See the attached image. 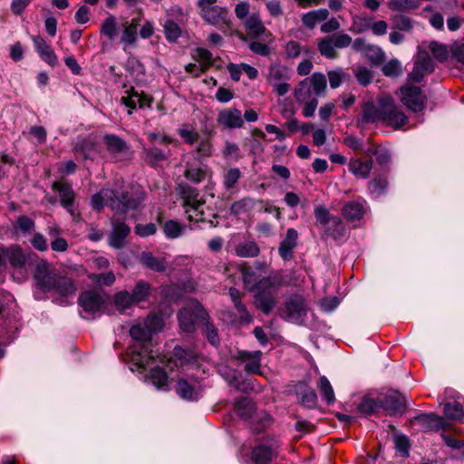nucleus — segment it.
I'll return each mask as SVG.
<instances>
[{"label": "nucleus", "instance_id": "1", "mask_svg": "<svg viewBox=\"0 0 464 464\" xmlns=\"http://www.w3.org/2000/svg\"><path fill=\"white\" fill-rule=\"evenodd\" d=\"M34 278L37 289L51 294L56 304L66 306L72 303L77 287L72 277L51 269L46 262L41 261L35 266Z\"/></svg>", "mask_w": 464, "mask_h": 464}, {"label": "nucleus", "instance_id": "2", "mask_svg": "<svg viewBox=\"0 0 464 464\" xmlns=\"http://www.w3.org/2000/svg\"><path fill=\"white\" fill-rule=\"evenodd\" d=\"M139 25L140 19L137 17L130 21L125 20L120 25L117 17L113 14H109L101 24L100 34L101 36H104L108 41L114 42L121 29V34L118 44H121L122 50L127 53L130 47H134L137 44Z\"/></svg>", "mask_w": 464, "mask_h": 464}, {"label": "nucleus", "instance_id": "3", "mask_svg": "<svg viewBox=\"0 0 464 464\" xmlns=\"http://www.w3.org/2000/svg\"><path fill=\"white\" fill-rule=\"evenodd\" d=\"M178 195L182 199V207L189 221L208 222L210 227H217L218 221L208 220L204 211L206 201L200 196L199 190L187 182H180L176 188Z\"/></svg>", "mask_w": 464, "mask_h": 464}, {"label": "nucleus", "instance_id": "4", "mask_svg": "<svg viewBox=\"0 0 464 464\" xmlns=\"http://www.w3.org/2000/svg\"><path fill=\"white\" fill-rule=\"evenodd\" d=\"M370 44L362 37H358L353 41L352 37L343 32L334 33L317 40L319 53L327 59H335L337 57L336 48L344 49L350 45H352L355 52L364 54Z\"/></svg>", "mask_w": 464, "mask_h": 464}, {"label": "nucleus", "instance_id": "5", "mask_svg": "<svg viewBox=\"0 0 464 464\" xmlns=\"http://www.w3.org/2000/svg\"><path fill=\"white\" fill-rule=\"evenodd\" d=\"M38 256L33 252H24L18 245L5 246V263L7 261L13 269L12 277L22 282L28 276V270L37 261Z\"/></svg>", "mask_w": 464, "mask_h": 464}, {"label": "nucleus", "instance_id": "6", "mask_svg": "<svg viewBox=\"0 0 464 464\" xmlns=\"http://www.w3.org/2000/svg\"><path fill=\"white\" fill-rule=\"evenodd\" d=\"M210 320L208 311L196 299L189 300L178 313L179 328L184 333H194Z\"/></svg>", "mask_w": 464, "mask_h": 464}, {"label": "nucleus", "instance_id": "7", "mask_svg": "<svg viewBox=\"0 0 464 464\" xmlns=\"http://www.w3.org/2000/svg\"><path fill=\"white\" fill-rule=\"evenodd\" d=\"M113 192L114 197H111V209L119 214L137 210L146 199L145 191L134 187L113 189Z\"/></svg>", "mask_w": 464, "mask_h": 464}, {"label": "nucleus", "instance_id": "8", "mask_svg": "<svg viewBox=\"0 0 464 464\" xmlns=\"http://www.w3.org/2000/svg\"><path fill=\"white\" fill-rule=\"evenodd\" d=\"M281 276L275 275L260 282L254 295L255 305L264 314H269L276 304V295L281 286Z\"/></svg>", "mask_w": 464, "mask_h": 464}, {"label": "nucleus", "instance_id": "9", "mask_svg": "<svg viewBox=\"0 0 464 464\" xmlns=\"http://www.w3.org/2000/svg\"><path fill=\"white\" fill-rule=\"evenodd\" d=\"M327 86L326 77L322 72H314L311 76L302 80L295 89L294 95L298 102L311 101L325 92Z\"/></svg>", "mask_w": 464, "mask_h": 464}, {"label": "nucleus", "instance_id": "10", "mask_svg": "<svg viewBox=\"0 0 464 464\" xmlns=\"http://www.w3.org/2000/svg\"><path fill=\"white\" fill-rule=\"evenodd\" d=\"M307 312V302L298 294L291 295L278 309V314L282 319L296 324L304 322Z\"/></svg>", "mask_w": 464, "mask_h": 464}, {"label": "nucleus", "instance_id": "11", "mask_svg": "<svg viewBox=\"0 0 464 464\" xmlns=\"http://www.w3.org/2000/svg\"><path fill=\"white\" fill-rule=\"evenodd\" d=\"M164 325L161 316L150 314L147 317L133 324L130 329V335L139 342H150L152 334L161 331Z\"/></svg>", "mask_w": 464, "mask_h": 464}, {"label": "nucleus", "instance_id": "12", "mask_svg": "<svg viewBox=\"0 0 464 464\" xmlns=\"http://www.w3.org/2000/svg\"><path fill=\"white\" fill-rule=\"evenodd\" d=\"M266 79L273 91L279 96H284L290 91V84L287 82L290 79L288 68L280 62L269 65Z\"/></svg>", "mask_w": 464, "mask_h": 464}, {"label": "nucleus", "instance_id": "13", "mask_svg": "<svg viewBox=\"0 0 464 464\" xmlns=\"http://www.w3.org/2000/svg\"><path fill=\"white\" fill-rule=\"evenodd\" d=\"M267 265L265 262L255 261L251 265H243L240 268L246 288L250 291L259 289L260 282L272 276L267 275Z\"/></svg>", "mask_w": 464, "mask_h": 464}, {"label": "nucleus", "instance_id": "14", "mask_svg": "<svg viewBox=\"0 0 464 464\" xmlns=\"http://www.w3.org/2000/svg\"><path fill=\"white\" fill-rule=\"evenodd\" d=\"M78 304L82 308L81 316L85 320H92L101 313L104 299L96 291H84L78 298Z\"/></svg>", "mask_w": 464, "mask_h": 464}, {"label": "nucleus", "instance_id": "15", "mask_svg": "<svg viewBox=\"0 0 464 464\" xmlns=\"http://www.w3.org/2000/svg\"><path fill=\"white\" fill-rule=\"evenodd\" d=\"M280 445L276 440L257 443L251 450L248 464H271L279 455Z\"/></svg>", "mask_w": 464, "mask_h": 464}, {"label": "nucleus", "instance_id": "16", "mask_svg": "<svg viewBox=\"0 0 464 464\" xmlns=\"http://www.w3.org/2000/svg\"><path fill=\"white\" fill-rule=\"evenodd\" d=\"M380 398L382 401V411L386 415H402L407 410L406 398L398 391H391Z\"/></svg>", "mask_w": 464, "mask_h": 464}, {"label": "nucleus", "instance_id": "17", "mask_svg": "<svg viewBox=\"0 0 464 464\" xmlns=\"http://www.w3.org/2000/svg\"><path fill=\"white\" fill-rule=\"evenodd\" d=\"M382 122L395 129H399L408 122L407 116L398 109L391 97L383 98Z\"/></svg>", "mask_w": 464, "mask_h": 464}, {"label": "nucleus", "instance_id": "18", "mask_svg": "<svg viewBox=\"0 0 464 464\" xmlns=\"http://www.w3.org/2000/svg\"><path fill=\"white\" fill-rule=\"evenodd\" d=\"M217 0H198V5L201 9V16L210 24L218 25L225 22L227 8L214 5Z\"/></svg>", "mask_w": 464, "mask_h": 464}, {"label": "nucleus", "instance_id": "19", "mask_svg": "<svg viewBox=\"0 0 464 464\" xmlns=\"http://www.w3.org/2000/svg\"><path fill=\"white\" fill-rule=\"evenodd\" d=\"M401 102L411 111L420 112L425 108V96L418 86L401 88Z\"/></svg>", "mask_w": 464, "mask_h": 464}, {"label": "nucleus", "instance_id": "20", "mask_svg": "<svg viewBox=\"0 0 464 464\" xmlns=\"http://www.w3.org/2000/svg\"><path fill=\"white\" fill-rule=\"evenodd\" d=\"M263 353L259 350L246 351L239 350L235 359L238 363H245L244 370L248 374H261V359Z\"/></svg>", "mask_w": 464, "mask_h": 464}, {"label": "nucleus", "instance_id": "21", "mask_svg": "<svg viewBox=\"0 0 464 464\" xmlns=\"http://www.w3.org/2000/svg\"><path fill=\"white\" fill-rule=\"evenodd\" d=\"M97 141L92 136H78L72 142V151L76 158L82 160L92 159V156L97 152Z\"/></svg>", "mask_w": 464, "mask_h": 464}, {"label": "nucleus", "instance_id": "22", "mask_svg": "<svg viewBox=\"0 0 464 464\" xmlns=\"http://www.w3.org/2000/svg\"><path fill=\"white\" fill-rule=\"evenodd\" d=\"M156 353L150 348L149 343H140L134 346L130 353V362L138 371H143L154 361Z\"/></svg>", "mask_w": 464, "mask_h": 464}, {"label": "nucleus", "instance_id": "23", "mask_svg": "<svg viewBox=\"0 0 464 464\" xmlns=\"http://www.w3.org/2000/svg\"><path fill=\"white\" fill-rule=\"evenodd\" d=\"M191 156L193 160L185 162L184 177L191 183L199 184L206 179L208 168L194 153Z\"/></svg>", "mask_w": 464, "mask_h": 464}, {"label": "nucleus", "instance_id": "24", "mask_svg": "<svg viewBox=\"0 0 464 464\" xmlns=\"http://www.w3.org/2000/svg\"><path fill=\"white\" fill-rule=\"evenodd\" d=\"M102 140L108 152L116 160H122L130 151L127 142L116 134L106 133L103 135Z\"/></svg>", "mask_w": 464, "mask_h": 464}, {"label": "nucleus", "instance_id": "25", "mask_svg": "<svg viewBox=\"0 0 464 464\" xmlns=\"http://www.w3.org/2000/svg\"><path fill=\"white\" fill-rule=\"evenodd\" d=\"M435 64L428 55L420 56L414 63L412 71L408 74V80L415 83H420L426 74L433 72Z\"/></svg>", "mask_w": 464, "mask_h": 464}, {"label": "nucleus", "instance_id": "26", "mask_svg": "<svg viewBox=\"0 0 464 464\" xmlns=\"http://www.w3.org/2000/svg\"><path fill=\"white\" fill-rule=\"evenodd\" d=\"M126 92L127 95L121 97V102L129 109V114H131L137 107L140 109L151 107L152 98L145 94L143 92H139L132 87Z\"/></svg>", "mask_w": 464, "mask_h": 464}, {"label": "nucleus", "instance_id": "27", "mask_svg": "<svg viewBox=\"0 0 464 464\" xmlns=\"http://www.w3.org/2000/svg\"><path fill=\"white\" fill-rule=\"evenodd\" d=\"M366 205V201L362 198L348 201L342 208V215L346 221L357 225L365 214Z\"/></svg>", "mask_w": 464, "mask_h": 464}, {"label": "nucleus", "instance_id": "28", "mask_svg": "<svg viewBox=\"0 0 464 464\" xmlns=\"http://www.w3.org/2000/svg\"><path fill=\"white\" fill-rule=\"evenodd\" d=\"M112 229L109 236V244L116 249L122 248L125 245V239L130 233V227L121 219L111 218Z\"/></svg>", "mask_w": 464, "mask_h": 464}, {"label": "nucleus", "instance_id": "29", "mask_svg": "<svg viewBox=\"0 0 464 464\" xmlns=\"http://www.w3.org/2000/svg\"><path fill=\"white\" fill-rule=\"evenodd\" d=\"M171 156L170 150H162L156 146L144 148L141 157L144 162L153 169L162 168Z\"/></svg>", "mask_w": 464, "mask_h": 464}, {"label": "nucleus", "instance_id": "30", "mask_svg": "<svg viewBox=\"0 0 464 464\" xmlns=\"http://www.w3.org/2000/svg\"><path fill=\"white\" fill-rule=\"evenodd\" d=\"M52 188L58 193L62 207L73 216L75 193L72 185L67 182L56 181L53 183Z\"/></svg>", "mask_w": 464, "mask_h": 464}, {"label": "nucleus", "instance_id": "31", "mask_svg": "<svg viewBox=\"0 0 464 464\" xmlns=\"http://www.w3.org/2000/svg\"><path fill=\"white\" fill-rule=\"evenodd\" d=\"M411 423H418L424 431L445 430L446 423L442 417L433 413H420L413 417Z\"/></svg>", "mask_w": 464, "mask_h": 464}, {"label": "nucleus", "instance_id": "32", "mask_svg": "<svg viewBox=\"0 0 464 464\" xmlns=\"http://www.w3.org/2000/svg\"><path fill=\"white\" fill-rule=\"evenodd\" d=\"M219 125L226 129H239L244 125V120L241 111L237 108H227L221 110L217 117Z\"/></svg>", "mask_w": 464, "mask_h": 464}, {"label": "nucleus", "instance_id": "33", "mask_svg": "<svg viewBox=\"0 0 464 464\" xmlns=\"http://www.w3.org/2000/svg\"><path fill=\"white\" fill-rule=\"evenodd\" d=\"M298 232L294 227L286 230L285 237L279 244L278 255L284 261H290L294 257V250L298 244Z\"/></svg>", "mask_w": 464, "mask_h": 464}, {"label": "nucleus", "instance_id": "34", "mask_svg": "<svg viewBox=\"0 0 464 464\" xmlns=\"http://www.w3.org/2000/svg\"><path fill=\"white\" fill-rule=\"evenodd\" d=\"M32 40L34 49L41 59L52 67L56 66L58 64V58L46 41L41 35H34L32 37Z\"/></svg>", "mask_w": 464, "mask_h": 464}, {"label": "nucleus", "instance_id": "35", "mask_svg": "<svg viewBox=\"0 0 464 464\" xmlns=\"http://www.w3.org/2000/svg\"><path fill=\"white\" fill-rule=\"evenodd\" d=\"M368 157H375L377 164L386 172H389V164L392 161V153L388 148L382 145H372L364 150Z\"/></svg>", "mask_w": 464, "mask_h": 464}, {"label": "nucleus", "instance_id": "36", "mask_svg": "<svg viewBox=\"0 0 464 464\" xmlns=\"http://www.w3.org/2000/svg\"><path fill=\"white\" fill-rule=\"evenodd\" d=\"M373 160H362L360 158H352L347 163L348 170L357 179H367L370 177Z\"/></svg>", "mask_w": 464, "mask_h": 464}, {"label": "nucleus", "instance_id": "37", "mask_svg": "<svg viewBox=\"0 0 464 464\" xmlns=\"http://www.w3.org/2000/svg\"><path fill=\"white\" fill-rule=\"evenodd\" d=\"M296 395L301 405L306 409H314L317 406V394L313 388L305 383L296 386Z\"/></svg>", "mask_w": 464, "mask_h": 464}, {"label": "nucleus", "instance_id": "38", "mask_svg": "<svg viewBox=\"0 0 464 464\" xmlns=\"http://www.w3.org/2000/svg\"><path fill=\"white\" fill-rule=\"evenodd\" d=\"M389 181L385 174H375L368 182V191L372 198H380L387 194Z\"/></svg>", "mask_w": 464, "mask_h": 464}, {"label": "nucleus", "instance_id": "39", "mask_svg": "<svg viewBox=\"0 0 464 464\" xmlns=\"http://www.w3.org/2000/svg\"><path fill=\"white\" fill-rule=\"evenodd\" d=\"M243 24L250 38H258L266 31V27L257 13L248 15Z\"/></svg>", "mask_w": 464, "mask_h": 464}, {"label": "nucleus", "instance_id": "40", "mask_svg": "<svg viewBox=\"0 0 464 464\" xmlns=\"http://www.w3.org/2000/svg\"><path fill=\"white\" fill-rule=\"evenodd\" d=\"M381 398H373L371 395H365L358 403L357 409L363 415H373L382 411Z\"/></svg>", "mask_w": 464, "mask_h": 464}, {"label": "nucleus", "instance_id": "41", "mask_svg": "<svg viewBox=\"0 0 464 464\" xmlns=\"http://www.w3.org/2000/svg\"><path fill=\"white\" fill-rule=\"evenodd\" d=\"M379 107H376L372 102L366 103L362 107V120L368 123H374L382 121L383 111V98L380 99Z\"/></svg>", "mask_w": 464, "mask_h": 464}, {"label": "nucleus", "instance_id": "42", "mask_svg": "<svg viewBox=\"0 0 464 464\" xmlns=\"http://www.w3.org/2000/svg\"><path fill=\"white\" fill-rule=\"evenodd\" d=\"M346 227L341 218L334 217L331 222L324 227V234L326 237L333 238L335 241L341 240L344 237Z\"/></svg>", "mask_w": 464, "mask_h": 464}, {"label": "nucleus", "instance_id": "43", "mask_svg": "<svg viewBox=\"0 0 464 464\" xmlns=\"http://www.w3.org/2000/svg\"><path fill=\"white\" fill-rule=\"evenodd\" d=\"M176 392L180 398L191 401H198L199 398V393L195 386L183 378L178 380Z\"/></svg>", "mask_w": 464, "mask_h": 464}, {"label": "nucleus", "instance_id": "44", "mask_svg": "<svg viewBox=\"0 0 464 464\" xmlns=\"http://www.w3.org/2000/svg\"><path fill=\"white\" fill-rule=\"evenodd\" d=\"M255 409V403L247 397L237 399L234 405L236 414L245 420H248L251 418Z\"/></svg>", "mask_w": 464, "mask_h": 464}, {"label": "nucleus", "instance_id": "45", "mask_svg": "<svg viewBox=\"0 0 464 464\" xmlns=\"http://www.w3.org/2000/svg\"><path fill=\"white\" fill-rule=\"evenodd\" d=\"M111 197H114L113 189L102 188L98 193L92 195L91 206L92 209L101 211L104 206L111 208Z\"/></svg>", "mask_w": 464, "mask_h": 464}, {"label": "nucleus", "instance_id": "46", "mask_svg": "<svg viewBox=\"0 0 464 464\" xmlns=\"http://www.w3.org/2000/svg\"><path fill=\"white\" fill-rule=\"evenodd\" d=\"M140 261L144 266L155 272H163L166 268L164 259L154 256L150 252H142Z\"/></svg>", "mask_w": 464, "mask_h": 464}, {"label": "nucleus", "instance_id": "47", "mask_svg": "<svg viewBox=\"0 0 464 464\" xmlns=\"http://www.w3.org/2000/svg\"><path fill=\"white\" fill-rule=\"evenodd\" d=\"M235 251L237 256L240 257H256L259 255L260 248L255 241L248 240L237 244Z\"/></svg>", "mask_w": 464, "mask_h": 464}, {"label": "nucleus", "instance_id": "48", "mask_svg": "<svg viewBox=\"0 0 464 464\" xmlns=\"http://www.w3.org/2000/svg\"><path fill=\"white\" fill-rule=\"evenodd\" d=\"M150 379L158 389L168 390L169 376L166 371L160 367H154L150 372Z\"/></svg>", "mask_w": 464, "mask_h": 464}, {"label": "nucleus", "instance_id": "49", "mask_svg": "<svg viewBox=\"0 0 464 464\" xmlns=\"http://www.w3.org/2000/svg\"><path fill=\"white\" fill-rule=\"evenodd\" d=\"M317 388L319 389L322 399L328 404L331 405L335 401L334 392L329 380L325 376H321L317 382Z\"/></svg>", "mask_w": 464, "mask_h": 464}, {"label": "nucleus", "instance_id": "50", "mask_svg": "<svg viewBox=\"0 0 464 464\" xmlns=\"http://www.w3.org/2000/svg\"><path fill=\"white\" fill-rule=\"evenodd\" d=\"M150 295V285L143 280H140L135 285L130 296L134 304H139L140 302L146 301Z\"/></svg>", "mask_w": 464, "mask_h": 464}, {"label": "nucleus", "instance_id": "51", "mask_svg": "<svg viewBox=\"0 0 464 464\" xmlns=\"http://www.w3.org/2000/svg\"><path fill=\"white\" fill-rule=\"evenodd\" d=\"M255 207V200L252 198L245 197L235 201L230 207V214L239 216L249 212Z\"/></svg>", "mask_w": 464, "mask_h": 464}, {"label": "nucleus", "instance_id": "52", "mask_svg": "<svg viewBox=\"0 0 464 464\" xmlns=\"http://www.w3.org/2000/svg\"><path fill=\"white\" fill-rule=\"evenodd\" d=\"M186 226L176 220H168L163 225V232L168 238H178L183 235Z\"/></svg>", "mask_w": 464, "mask_h": 464}, {"label": "nucleus", "instance_id": "53", "mask_svg": "<svg viewBox=\"0 0 464 464\" xmlns=\"http://www.w3.org/2000/svg\"><path fill=\"white\" fill-rule=\"evenodd\" d=\"M443 412L447 419L459 420L464 416V410L460 402L454 401L444 404Z\"/></svg>", "mask_w": 464, "mask_h": 464}, {"label": "nucleus", "instance_id": "54", "mask_svg": "<svg viewBox=\"0 0 464 464\" xmlns=\"http://www.w3.org/2000/svg\"><path fill=\"white\" fill-rule=\"evenodd\" d=\"M392 438L396 450L402 457H408L411 447L409 437L405 434L396 432L393 434Z\"/></svg>", "mask_w": 464, "mask_h": 464}, {"label": "nucleus", "instance_id": "55", "mask_svg": "<svg viewBox=\"0 0 464 464\" xmlns=\"http://www.w3.org/2000/svg\"><path fill=\"white\" fill-rule=\"evenodd\" d=\"M364 55L367 57V59L370 61V63L373 65H380L384 62L385 59V53L382 50L381 47L370 44L364 53Z\"/></svg>", "mask_w": 464, "mask_h": 464}, {"label": "nucleus", "instance_id": "56", "mask_svg": "<svg viewBox=\"0 0 464 464\" xmlns=\"http://www.w3.org/2000/svg\"><path fill=\"white\" fill-rule=\"evenodd\" d=\"M178 133L180 138L184 140L185 143L188 145H193L199 139L198 132L188 124L182 125L179 130Z\"/></svg>", "mask_w": 464, "mask_h": 464}, {"label": "nucleus", "instance_id": "57", "mask_svg": "<svg viewBox=\"0 0 464 464\" xmlns=\"http://www.w3.org/2000/svg\"><path fill=\"white\" fill-rule=\"evenodd\" d=\"M163 28L165 37L169 43L176 42L181 34L179 25L173 20H167L163 24Z\"/></svg>", "mask_w": 464, "mask_h": 464}, {"label": "nucleus", "instance_id": "58", "mask_svg": "<svg viewBox=\"0 0 464 464\" xmlns=\"http://www.w3.org/2000/svg\"><path fill=\"white\" fill-rule=\"evenodd\" d=\"M241 178V171L238 168H231L227 170L223 177V186L227 190L235 188Z\"/></svg>", "mask_w": 464, "mask_h": 464}, {"label": "nucleus", "instance_id": "59", "mask_svg": "<svg viewBox=\"0 0 464 464\" xmlns=\"http://www.w3.org/2000/svg\"><path fill=\"white\" fill-rule=\"evenodd\" d=\"M429 50L432 55L440 63L447 61L449 58V50L443 44L432 41L429 44Z\"/></svg>", "mask_w": 464, "mask_h": 464}, {"label": "nucleus", "instance_id": "60", "mask_svg": "<svg viewBox=\"0 0 464 464\" xmlns=\"http://www.w3.org/2000/svg\"><path fill=\"white\" fill-rule=\"evenodd\" d=\"M419 5V0H391L390 3V8L397 12L415 10Z\"/></svg>", "mask_w": 464, "mask_h": 464}, {"label": "nucleus", "instance_id": "61", "mask_svg": "<svg viewBox=\"0 0 464 464\" xmlns=\"http://www.w3.org/2000/svg\"><path fill=\"white\" fill-rule=\"evenodd\" d=\"M202 332L211 345L215 347L219 345L220 341L218 329L210 320H207V322L202 325Z\"/></svg>", "mask_w": 464, "mask_h": 464}, {"label": "nucleus", "instance_id": "62", "mask_svg": "<svg viewBox=\"0 0 464 464\" xmlns=\"http://www.w3.org/2000/svg\"><path fill=\"white\" fill-rule=\"evenodd\" d=\"M113 302L117 309L121 311L130 308L134 304L130 294L126 290L116 293Z\"/></svg>", "mask_w": 464, "mask_h": 464}, {"label": "nucleus", "instance_id": "63", "mask_svg": "<svg viewBox=\"0 0 464 464\" xmlns=\"http://www.w3.org/2000/svg\"><path fill=\"white\" fill-rule=\"evenodd\" d=\"M372 18L365 16H354L350 30L356 34H362L371 27Z\"/></svg>", "mask_w": 464, "mask_h": 464}, {"label": "nucleus", "instance_id": "64", "mask_svg": "<svg viewBox=\"0 0 464 464\" xmlns=\"http://www.w3.org/2000/svg\"><path fill=\"white\" fill-rule=\"evenodd\" d=\"M314 214L316 221L323 227H326L334 216L324 205H318L314 208Z\"/></svg>", "mask_w": 464, "mask_h": 464}]
</instances>
